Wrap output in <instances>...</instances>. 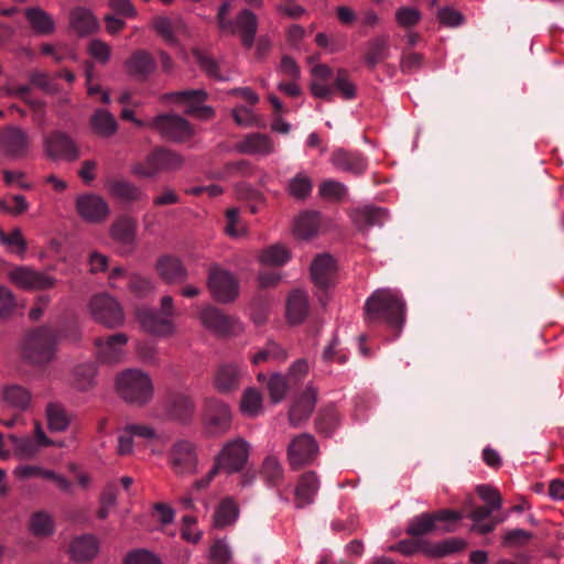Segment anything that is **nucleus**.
<instances>
[{"mask_svg": "<svg viewBox=\"0 0 564 564\" xmlns=\"http://www.w3.org/2000/svg\"><path fill=\"white\" fill-rule=\"evenodd\" d=\"M184 164V158L163 147H158L151 151L142 162L132 165L131 172L145 178H152L160 172H173L180 170Z\"/></svg>", "mask_w": 564, "mask_h": 564, "instance_id": "nucleus-4", "label": "nucleus"}, {"mask_svg": "<svg viewBox=\"0 0 564 564\" xmlns=\"http://www.w3.org/2000/svg\"><path fill=\"white\" fill-rule=\"evenodd\" d=\"M310 90L315 98L326 101H333L335 94H338L345 100H352L357 95V87L350 80L349 73L345 68L337 69L332 85L312 82Z\"/></svg>", "mask_w": 564, "mask_h": 564, "instance_id": "nucleus-7", "label": "nucleus"}, {"mask_svg": "<svg viewBox=\"0 0 564 564\" xmlns=\"http://www.w3.org/2000/svg\"><path fill=\"white\" fill-rule=\"evenodd\" d=\"M69 552L75 561H91L98 553V541L91 534L77 536L73 540Z\"/></svg>", "mask_w": 564, "mask_h": 564, "instance_id": "nucleus-34", "label": "nucleus"}, {"mask_svg": "<svg viewBox=\"0 0 564 564\" xmlns=\"http://www.w3.org/2000/svg\"><path fill=\"white\" fill-rule=\"evenodd\" d=\"M110 236L122 245H131L135 237V221L128 216L119 217L110 228Z\"/></svg>", "mask_w": 564, "mask_h": 564, "instance_id": "nucleus-42", "label": "nucleus"}, {"mask_svg": "<svg viewBox=\"0 0 564 564\" xmlns=\"http://www.w3.org/2000/svg\"><path fill=\"white\" fill-rule=\"evenodd\" d=\"M395 20L403 28H411L421 20V13L413 8L402 7L395 12Z\"/></svg>", "mask_w": 564, "mask_h": 564, "instance_id": "nucleus-62", "label": "nucleus"}, {"mask_svg": "<svg viewBox=\"0 0 564 564\" xmlns=\"http://www.w3.org/2000/svg\"><path fill=\"white\" fill-rule=\"evenodd\" d=\"M148 126L159 131L164 139L174 142H184L193 134L189 122L177 115L156 116Z\"/></svg>", "mask_w": 564, "mask_h": 564, "instance_id": "nucleus-9", "label": "nucleus"}, {"mask_svg": "<svg viewBox=\"0 0 564 564\" xmlns=\"http://www.w3.org/2000/svg\"><path fill=\"white\" fill-rule=\"evenodd\" d=\"M315 403L316 391L312 387H307L289 411L290 424L299 426L302 422L306 421L311 416Z\"/></svg>", "mask_w": 564, "mask_h": 564, "instance_id": "nucleus-27", "label": "nucleus"}, {"mask_svg": "<svg viewBox=\"0 0 564 564\" xmlns=\"http://www.w3.org/2000/svg\"><path fill=\"white\" fill-rule=\"evenodd\" d=\"M202 324L219 336H227L234 330L235 321L221 310L206 306L199 313Z\"/></svg>", "mask_w": 564, "mask_h": 564, "instance_id": "nucleus-25", "label": "nucleus"}, {"mask_svg": "<svg viewBox=\"0 0 564 564\" xmlns=\"http://www.w3.org/2000/svg\"><path fill=\"white\" fill-rule=\"evenodd\" d=\"M234 31L232 32H220L221 34H230L234 35L239 33L241 39V44L245 48L250 50L256 40L257 31H258V18L257 15L250 11L249 9H242L236 17L234 21Z\"/></svg>", "mask_w": 564, "mask_h": 564, "instance_id": "nucleus-23", "label": "nucleus"}, {"mask_svg": "<svg viewBox=\"0 0 564 564\" xmlns=\"http://www.w3.org/2000/svg\"><path fill=\"white\" fill-rule=\"evenodd\" d=\"M237 517H238V508H237L236 503L231 499L226 498L219 503L218 508L215 511V514H214L215 527L225 528V527L231 524L232 522H235Z\"/></svg>", "mask_w": 564, "mask_h": 564, "instance_id": "nucleus-48", "label": "nucleus"}, {"mask_svg": "<svg viewBox=\"0 0 564 564\" xmlns=\"http://www.w3.org/2000/svg\"><path fill=\"white\" fill-rule=\"evenodd\" d=\"M333 166L354 176H361L368 169V159L359 151L343 148L333 151L330 159Z\"/></svg>", "mask_w": 564, "mask_h": 564, "instance_id": "nucleus-16", "label": "nucleus"}, {"mask_svg": "<svg viewBox=\"0 0 564 564\" xmlns=\"http://www.w3.org/2000/svg\"><path fill=\"white\" fill-rule=\"evenodd\" d=\"M351 218L360 231H367L369 228L383 226L388 218V210L382 207L365 206L352 212Z\"/></svg>", "mask_w": 564, "mask_h": 564, "instance_id": "nucleus-28", "label": "nucleus"}, {"mask_svg": "<svg viewBox=\"0 0 564 564\" xmlns=\"http://www.w3.org/2000/svg\"><path fill=\"white\" fill-rule=\"evenodd\" d=\"M207 286L212 296L219 303H230L239 294V283L232 273L219 265L210 267Z\"/></svg>", "mask_w": 564, "mask_h": 564, "instance_id": "nucleus-8", "label": "nucleus"}, {"mask_svg": "<svg viewBox=\"0 0 564 564\" xmlns=\"http://www.w3.org/2000/svg\"><path fill=\"white\" fill-rule=\"evenodd\" d=\"M29 528L36 536H47L54 531V522L46 512L39 511L31 517Z\"/></svg>", "mask_w": 564, "mask_h": 564, "instance_id": "nucleus-50", "label": "nucleus"}, {"mask_svg": "<svg viewBox=\"0 0 564 564\" xmlns=\"http://www.w3.org/2000/svg\"><path fill=\"white\" fill-rule=\"evenodd\" d=\"M430 543L427 540L415 539V540H402L395 545L391 546V551L400 552L404 555H412L416 552L425 554V544Z\"/></svg>", "mask_w": 564, "mask_h": 564, "instance_id": "nucleus-59", "label": "nucleus"}, {"mask_svg": "<svg viewBox=\"0 0 564 564\" xmlns=\"http://www.w3.org/2000/svg\"><path fill=\"white\" fill-rule=\"evenodd\" d=\"M313 189L311 178L304 173H297L289 181L288 193L296 199L307 198Z\"/></svg>", "mask_w": 564, "mask_h": 564, "instance_id": "nucleus-49", "label": "nucleus"}, {"mask_svg": "<svg viewBox=\"0 0 564 564\" xmlns=\"http://www.w3.org/2000/svg\"><path fill=\"white\" fill-rule=\"evenodd\" d=\"M127 74L137 82H145L156 69V61L145 50H135L124 62Z\"/></svg>", "mask_w": 564, "mask_h": 564, "instance_id": "nucleus-18", "label": "nucleus"}, {"mask_svg": "<svg viewBox=\"0 0 564 564\" xmlns=\"http://www.w3.org/2000/svg\"><path fill=\"white\" fill-rule=\"evenodd\" d=\"M160 276L167 283H182L187 279V271L182 262L171 256H163L156 262Z\"/></svg>", "mask_w": 564, "mask_h": 564, "instance_id": "nucleus-32", "label": "nucleus"}, {"mask_svg": "<svg viewBox=\"0 0 564 564\" xmlns=\"http://www.w3.org/2000/svg\"><path fill=\"white\" fill-rule=\"evenodd\" d=\"M78 215L88 223H101L109 214L107 202L95 194H84L76 199Z\"/></svg>", "mask_w": 564, "mask_h": 564, "instance_id": "nucleus-19", "label": "nucleus"}, {"mask_svg": "<svg viewBox=\"0 0 564 564\" xmlns=\"http://www.w3.org/2000/svg\"><path fill=\"white\" fill-rule=\"evenodd\" d=\"M153 28L155 29L158 34L160 36H162L163 40L169 45H176L177 39L175 36V33L184 31L185 23L178 17H175V18L156 17L153 20Z\"/></svg>", "mask_w": 564, "mask_h": 564, "instance_id": "nucleus-36", "label": "nucleus"}, {"mask_svg": "<svg viewBox=\"0 0 564 564\" xmlns=\"http://www.w3.org/2000/svg\"><path fill=\"white\" fill-rule=\"evenodd\" d=\"M169 459L175 474H192L197 464V455L194 445L184 440L175 442L170 451Z\"/></svg>", "mask_w": 564, "mask_h": 564, "instance_id": "nucleus-15", "label": "nucleus"}, {"mask_svg": "<svg viewBox=\"0 0 564 564\" xmlns=\"http://www.w3.org/2000/svg\"><path fill=\"white\" fill-rule=\"evenodd\" d=\"M249 449V443L241 437L228 441L215 457L214 464L226 474L238 473L243 469L248 462Z\"/></svg>", "mask_w": 564, "mask_h": 564, "instance_id": "nucleus-6", "label": "nucleus"}, {"mask_svg": "<svg viewBox=\"0 0 564 564\" xmlns=\"http://www.w3.org/2000/svg\"><path fill=\"white\" fill-rule=\"evenodd\" d=\"M90 124L94 132L100 137H110L118 129L116 118L105 109H96L94 111Z\"/></svg>", "mask_w": 564, "mask_h": 564, "instance_id": "nucleus-41", "label": "nucleus"}, {"mask_svg": "<svg viewBox=\"0 0 564 564\" xmlns=\"http://www.w3.org/2000/svg\"><path fill=\"white\" fill-rule=\"evenodd\" d=\"M137 318L142 328L151 334L166 336L173 333L174 326L170 318L161 316L158 312L149 308H139Z\"/></svg>", "mask_w": 564, "mask_h": 564, "instance_id": "nucleus-26", "label": "nucleus"}, {"mask_svg": "<svg viewBox=\"0 0 564 564\" xmlns=\"http://www.w3.org/2000/svg\"><path fill=\"white\" fill-rule=\"evenodd\" d=\"M389 35H378L371 39L367 44L364 55V62L369 69H375L390 55Z\"/></svg>", "mask_w": 564, "mask_h": 564, "instance_id": "nucleus-30", "label": "nucleus"}, {"mask_svg": "<svg viewBox=\"0 0 564 564\" xmlns=\"http://www.w3.org/2000/svg\"><path fill=\"white\" fill-rule=\"evenodd\" d=\"M195 61L197 62L200 69L210 78L217 82H227L229 79L228 76L224 75L219 69L218 62L207 53H204L199 50H195L193 52Z\"/></svg>", "mask_w": 564, "mask_h": 564, "instance_id": "nucleus-46", "label": "nucleus"}, {"mask_svg": "<svg viewBox=\"0 0 564 564\" xmlns=\"http://www.w3.org/2000/svg\"><path fill=\"white\" fill-rule=\"evenodd\" d=\"M319 489V480L315 471L304 473L295 487V506L304 508L314 502L315 496Z\"/></svg>", "mask_w": 564, "mask_h": 564, "instance_id": "nucleus-29", "label": "nucleus"}, {"mask_svg": "<svg viewBox=\"0 0 564 564\" xmlns=\"http://www.w3.org/2000/svg\"><path fill=\"white\" fill-rule=\"evenodd\" d=\"M240 369L235 364L221 365L215 376V386L220 392H230L238 389Z\"/></svg>", "mask_w": 564, "mask_h": 564, "instance_id": "nucleus-37", "label": "nucleus"}, {"mask_svg": "<svg viewBox=\"0 0 564 564\" xmlns=\"http://www.w3.org/2000/svg\"><path fill=\"white\" fill-rule=\"evenodd\" d=\"M311 275L315 285L326 290L335 283L336 261L329 254L317 256L311 264Z\"/></svg>", "mask_w": 564, "mask_h": 564, "instance_id": "nucleus-24", "label": "nucleus"}, {"mask_svg": "<svg viewBox=\"0 0 564 564\" xmlns=\"http://www.w3.org/2000/svg\"><path fill=\"white\" fill-rule=\"evenodd\" d=\"M466 546V541L460 538H451L437 543L430 541V543L425 544V555L429 557L441 558L463 551Z\"/></svg>", "mask_w": 564, "mask_h": 564, "instance_id": "nucleus-39", "label": "nucleus"}, {"mask_svg": "<svg viewBox=\"0 0 564 564\" xmlns=\"http://www.w3.org/2000/svg\"><path fill=\"white\" fill-rule=\"evenodd\" d=\"M110 195L124 203H133L147 198V194L137 185L126 180L113 178L107 182Z\"/></svg>", "mask_w": 564, "mask_h": 564, "instance_id": "nucleus-31", "label": "nucleus"}, {"mask_svg": "<svg viewBox=\"0 0 564 564\" xmlns=\"http://www.w3.org/2000/svg\"><path fill=\"white\" fill-rule=\"evenodd\" d=\"M203 422L209 435L216 436L226 433L231 424L229 406L218 399H207L205 401Z\"/></svg>", "mask_w": 564, "mask_h": 564, "instance_id": "nucleus-10", "label": "nucleus"}, {"mask_svg": "<svg viewBox=\"0 0 564 564\" xmlns=\"http://www.w3.org/2000/svg\"><path fill=\"white\" fill-rule=\"evenodd\" d=\"M25 18L39 34H51L55 30V23L51 15L41 8H28L25 10Z\"/></svg>", "mask_w": 564, "mask_h": 564, "instance_id": "nucleus-43", "label": "nucleus"}, {"mask_svg": "<svg viewBox=\"0 0 564 564\" xmlns=\"http://www.w3.org/2000/svg\"><path fill=\"white\" fill-rule=\"evenodd\" d=\"M238 151L246 154L268 155L274 151L271 138L262 133H250L238 144Z\"/></svg>", "mask_w": 564, "mask_h": 564, "instance_id": "nucleus-33", "label": "nucleus"}, {"mask_svg": "<svg viewBox=\"0 0 564 564\" xmlns=\"http://www.w3.org/2000/svg\"><path fill=\"white\" fill-rule=\"evenodd\" d=\"M318 192L326 199L341 200L347 194V187L338 181L326 180L319 184Z\"/></svg>", "mask_w": 564, "mask_h": 564, "instance_id": "nucleus-55", "label": "nucleus"}, {"mask_svg": "<svg viewBox=\"0 0 564 564\" xmlns=\"http://www.w3.org/2000/svg\"><path fill=\"white\" fill-rule=\"evenodd\" d=\"M175 101L186 102L188 105L187 113L194 115L200 119H210L214 117V109L208 106H203L207 100L208 94L204 89H187L171 94Z\"/></svg>", "mask_w": 564, "mask_h": 564, "instance_id": "nucleus-22", "label": "nucleus"}, {"mask_svg": "<svg viewBox=\"0 0 564 564\" xmlns=\"http://www.w3.org/2000/svg\"><path fill=\"white\" fill-rule=\"evenodd\" d=\"M30 137L22 128L7 126L0 130V151L12 160L25 158L30 151Z\"/></svg>", "mask_w": 564, "mask_h": 564, "instance_id": "nucleus-11", "label": "nucleus"}, {"mask_svg": "<svg viewBox=\"0 0 564 564\" xmlns=\"http://www.w3.org/2000/svg\"><path fill=\"white\" fill-rule=\"evenodd\" d=\"M268 390L270 398L274 403L280 402L284 399L288 390V380L285 377L274 373L271 376L268 382Z\"/></svg>", "mask_w": 564, "mask_h": 564, "instance_id": "nucleus-57", "label": "nucleus"}, {"mask_svg": "<svg viewBox=\"0 0 564 564\" xmlns=\"http://www.w3.org/2000/svg\"><path fill=\"white\" fill-rule=\"evenodd\" d=\"M58 334L51 326H37L25 333L21 341L22 359L34 367H45L56 358Z\"/></svg>", "mask_w": 564, "mask_h": 564, "instance_id": "nucleus-2", "label": "nucleus"}, {"mask_svg": "<svg viewBox=\"0 0 564 564\" xmlns=\"http://www.w3.org/2000/svg\"><path fill=\"white\" fill-rule=\"evenodd\" d=\"M290 259V252L281 245H273L263 250L260 260L267 265L280 267L285 264Z\"/></svg>", "mask_w": 564, "mask_h": 564, "instance_id": "nucleus-52", "label": "nucleus"}, {"mask_svg": "<svg viewBox=\"0 0 564 564\" xmlns=\"http://www.w3.org/2000/svg\"><path fill=\"white\" fill-rule=\"evenodd\" d=\"M10 280L17 286L26 290H45L55 284V279L25 267H19L10 272Z\"/></svg>", "mask_w": 564, "mask_h": 564, "instance_id": "nucleus-20", "label": "nucleus"}, {"mask_svg": "<svg viewBox=\"0 0 564 564\" xmlns=\"http://www.w3.org/2000/svg\"><path fill=\"white\" fill-rule=\"evenodd\" d=\"M118 394L127 403L144 405L153 397V384L150 377L139 369H127L116 380Z\"/></svg>", "mask_w": 564, "mask_h": 564, "instance_id": "nucleus-3", "label": "nucleus"}, {"mask_svg": "<svg viewBox=\"0 0 564 564\" xmlns=\"http://www.w3.org/2000/svg\"><path fill=\"white\" fill-rule=\"evenodd\" d=\"M0 242L17 254H23L26 250V241L19 228H14L9 234L0 230Z\"/></svg>", "mask_w": 564, "mask_h": 564, "instance_id": "nucleus-54", "label": "nucleus"}, {"mask_svg": "<svg viewBox=\"0 0 564 564\" xmlns=\"http://www.w3.org/2000/svg\"><path fill=\"white\" fill-rule=\"evenodd\" d=\"M44 153L51 160L75 161L79 151L74 140L61 130H54L43 138Z\"/></svg>", "mask_w": 564, "mask_h": 564, "instance_id": "nucleus-12", "label": "nucleus"}, {"mask_svg": "<svg viewBox=\"0 0 564 564\" xmlns=\"http://www.w3.org/2000/svg\"><path fill=\"white\" fill-rule=\"evenodd\" d=\"M261 478L269 487H278L283 479V467L273 455H268L260 470Z\"/></svg>", "mask_w": 564, "mask_h": 564, "instance_id": "nucleus-44", "label": "nucleus"}, {"mask_svg": "<svg viewBox=\"0 0 564 564\" xmlns=\"http://www.w3.org/2000/svg\"><path fill=\"white\" fill-rule=\"evenodd\" d=\"M319 226V214L317 212H305L295 221V234L297 237L307 239L317 232Z\"/></svg>", "mask_w": 564, "mask_h": 564, "instance_id": "nucleus-45", "label": "nucleus"}, {"mask_svg": "<svg viewBox=\"0 0 564 564\" xmlns=\"http://www.w3.org/2000/svg\"><path fill=\"white\" fill-rule=\"evenodd\" d=\"M46 419L51 432H63L69 425L65 409L57 403L47 404Z\"/></svg>", "mask_w": 564, "mask_h": 564, "instance_id": "nucleus-47", "label": "nucleus"}, {"mask_svg": "<svg viewBox=\"0 0 564 564\" xmlns=\"http://www.w3.org/2000/svg\"><path fill=\"white\" fill-rule=\"evenodd\" d=\"M462 519V513L448 509H442L436 512H424L414 518L409 522L405 532L414 538L433 532L436 528L437 521H458Z\"/></svg>", "mask_w": 564, "mask_h": 564, "instance_id": "nucleus-14", "label": "nucleus"}, {"mask_svg": "<svg viewBox=\"0 0 564 564\" xmlns=\"http://www.w3.org/2000/svg\"><path fill=\"white\" fill-rule=\"evenodd\" d=\"M95 368L93 366H78L75 369V378L79 390H87L93 386Z\"/></svg>", "mask_w": 564, "mask_h": 564, "instance_id": "nucleus-63", "label": "nucleus"}, {"mask_svg": "<svg viewBox=\"0 0 564 564\" xmlns=\"http://www.w3.org/2000/svg\"><path fill=\"white\" fill-rule=\"evenodd\" d=\"M9 441L14 453L21 458H32L39 451L37 445L30 437L20 438L13 434H10Z\"/></svg>", "mask_w": 564, "mask_h": 564, "instance_id": "nucleus-53", "label": "nucleus"}, {"mask_svg": "<svg viewBox=\"0 0 564 564\" xmlns=\"http://www.w3.org/2000/svg\"><path fill=\"white\" fill-rule=\"evenodd\" d=\"M241 411L248 416H257L262 409V395L256 389H247L242 395Z\"/></svg>", "mask_w": 564, "mask_h": 564, "instance_id": "nucleus-51", "label": "nucleus"}, {"mask_svg": "<svg viewBox=\"0 0 564 564\" xmlns=\"http://www.w3.org/2000/svg\"><path fill=\"white\" fill-rule=\"evenodd\" d=\"M15 300L12 292L0 285V322L8 319L14 312Z\"/></svg>", "mask_w": 564, "mask_h": 564, "instance_id": "nucleus-60", "label": "nucleus"}, {"mask_svg": "<svg viewBox=\"0 0 564 564\" xmlns=\"http://www.w3.org/2000/svg\"><path fill=\"white\" fill-rule=\"evenodd\" d=\"M317 454V442L307 433L295 436L288 446V459L293 469H297L313 463Z\"/></svg>", "mask_w": 564, "mask_h": 564, "instance_id": "nucleus-13", "label": "nucleus"}, {"mask_svg": "<svg viewBox=\"0 0 564 564\" xmlns=\"http://www.w3.org/2000/svg\"><path fill=\"white\" fill-rule=\"evenodd\" d=\"M128 343V336L123 333H117L108 337H97L95 346L97 357L104 364L118 362L123 355V347Z\"/></svg>", "mask_w": 564, "mask_h": 564, "instance_id": "nucleus-21", "label": "nucleus"}, {"mask_svg": "<svg viewBox=\"0 0 564 564\" xmlns=\"http://www.w3.org/2000/svg\"><path fill=\"white\" fill-rule=\"evenodd\" d=\"M307 296L304 292L294 290L286 302V315L291 324H301L307 315Z\"/></svg>", "mask_w": 564, "mask_h": 564, "instance_id": "nucleus-38", "label": "nucleus"}, {"mask_svg": "<svg viewBox=\"0 0 564 564\" xmlns=\"http://www.w3.org/2000/svg\"><path fill=\"white\" fill-rule=\"evenodd\" d=\"M230 10L231 2L229 0L224 1L217 10L216 24L220 32L234 31V20L228 18Z\"/></svg>", "mask_w": 564, "mask_h": 564, "instance_id": "nucleus-61", "label": "nucleus"}, {"mask_svg": "<svg viewBox=\"0 0 564 564\" xmlns=\"http://www.w3.org/2000/svg\"><path fill=\"white\" fill-rule=\"evenodd\" d=\"M129 289L134 295L143 297L152 292L153 282L144 275L132 273L129 276Z\"/></svg>", "mask_w": 564, "mask_h": 564, "instance_id": "nucleus-56", "label": "nucleus"}, {"mask_svg": "<svg viewBox=\"0 0 564 564\" xmlns=\"http://www.w3.org/2000/svg\"><path fill=\"white\" fill-rule=\"evenodd\" d=\"M366 321L369 324L386 323L397 338L405 322V302L397 291H375L365 304Z\"/></svg>", "mask_w": 564, "mask_h": 564, "instance_id": "nucleus-1", "label": "nucleus"}, {"mask_svg": "<svg viewBox=\"0 0 564 564\" xmlns=\"http://www.w3.org/2000/svg\"><path fill=\"white\" fill-rule=\"evenodd\" d=\"M89 311L93 318L108 328H117L123 325L124 314L119 302L106 294L100 293L91 297Z\"/></svg>", "mask_w": 564, "mask_h": 564, "instance_id": "nucleus-5", "label": "nucleus"}, {"mask_svg": "<svg viewBox=\"0 0 564 564\" xmlns=\"http://www.w3.org/2000/svg\"><path fill=\"white\" fill-rule=\"evenodd\" d=\"M31 393L19 384L6 387L2 391L3 406L18 412L25 411L31 403Z\"/></svg>", "mask_w": 564, "mask_h": 564, "instance_id": "nucleus-35", "label": "nucleus"}, {"mask_svg": "<svg viewBox=\"0 0 564 564\" xmlns=\"http://www.w3.org/2000/svg\"><path fill=\"white\" fill-rule=\"evenodd\" d=\"M123 564H161L160 560L145 550H135L127 554Z\"/></svg>", "mask_w": 564, "mask_h": 564, "instance_id": "nucleus-64", "label": "nucleus"}, {"mask_svg": "<svg viewBox=\"0 0 564 564\" xmlns=\"http://www.w3.org/2000/svg\"><path fill=\"white\" fill-rule=\"evenodd\" d=\"M338 421V413L333 406H328L321 411L316 420L318 431L329 434L335 429Z\"/></svg>", "mask_w": 564, "mask_h": 564, "instance_id": "nucleus-58", "label": "nucleus"}, {"mask_svg": "<svg viewBox=\"0 0 564 564\" xmlns=\"http://www.w3.org/2000/svg\"><path fill=\"white\" fill-rule=\"evenodd\" d=\"M165 406L169 415L176 421L186 423L195 412V404L192 397L181 390L171 389L166 393Z\"/></svg>", "mask_w": 564, "mask_h": 564, "instance_id": "nucleus-17", "label": "nucleus"}, {"mask_svg": "<svg viewBox=\"0 0 564 564\" xmlns=\"http://www.w3.org/2000/svg\"><path fill=\"white\" fill-rule=\"evenodd\" d=\"M70 26L80 36L95 32L98 28L96 18L84 8H76L70 13Z\"/></svg>", "mask_w": 564, "mask_h": 564, "instance_id": "nucleus-40", "label": "nucleus"}]
</instances>
